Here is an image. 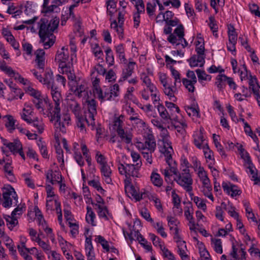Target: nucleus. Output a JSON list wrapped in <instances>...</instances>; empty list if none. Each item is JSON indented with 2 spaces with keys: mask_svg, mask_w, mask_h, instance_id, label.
<instances>
[{
  "mask_svg": "<svg viewBox=\"0 0 260 260\" xmlns=\"http://www.w3.org/2000/svg\"><path fill=\"white\" fill-rule=\"evenodd\" d=\"M195 52L197 54L206 55L205 53V42L201 34L198 35L194 42Z\"/></svg>",
  "mask_w": 260,
  "mask_h": 260,
  "instance_id": "46",
  "label": "nucleus"
},
{
  "mask_svg": "<svg viewBox=\"0 0 260 260\" xmlns=\"http://www.w3.org/2000/svg\"><path fill=\"white\" fill-rule=\"evenodd\" d=\"M100 171L103 180L107 184H110L112 183L111 175L112 174V170L108 164L100 167Z\"/></svg>",
  "mask_w": 260,
  "mask_h": 260,
  "instance_id": "42",
  "label": "nucleus"
},
{
  "mask_svg": "<svg viewBox=\"0 0 260 260\" xmlns=\"http://www.w3.org/2000/svg\"><path fill=\"white\" fill-rule=\"evenodd\" d=\"M196 247L198 249L200 254V260H213L212 257L206 248L205 245L200 241L196 237H193Z\"/></svg>",
  "mask_w": 260,
  "mask_h": 260,
  "instance_id": "26",
  "label": "nucleus"
},
{
  "mask_svg": "<svg viewBox=\"0 0 260 260\" xmlns=\"http://www.w3.org/2000/svg\"><path fill=\"white\" fill-rule=\"evenodd\" d=\"M159 131L160 139L158 141L159 152L167 157V161L170 162L172 160V155L174 154V150L172 142L170 140L169 133L164 127L161 128Z\"/></svg>",
  "mask_w": 260,
  "mask_h": 260,
  "instance_id": "6",
  "label": "nucleus"
},
{
  "mask_svg": "<svg viewBox=\"0 0 260 260\" xmlns=\"http://www.w3.org/2000/svg\"><path fill=\"white\" fill-rule=\"evenodd\" d=\"M117 57L119 58L120 62L126 63L127 60L125 56V49L123 44H119L114 47Z\"/></svg>",
  "mask_w": 260,
  "mask_h": 260,
  "instance_id": "52",
  "label": "nucleus"
},
{
  "mask_svg": "<svg viewBox=\"0 0 260 260\" xmlns=\"http://www.w3.org/2000/svg\"><path fill=\"white\" fill-rule=\"evenodd\" d=\"M40 82L45 85L48 89L55 86L52 72L46 71L44 77L40 80Z\"/></svg>",
  "mask_w": 260,
  "mask_h": 260,
  "instance_id": "49",
  "label": "nucleus"
},
{
  "mask_svg": "<svg viewBox=\"0 0 260 260\" xmlns=\"http://www.w3.org/2000/svg\"><path fill=\"white\" fill-rule=\"evenodd\" d=\"M5 118V126L8 131L12 133L16 128V120L11 115H6Z\"/></svg>",
  "mask_w": 260,
  "mask_h": 260,
  "instance_id": "62",
  "label": "nucleus"
},
{
  "mask_svg": "<svg viewBox=\"0 0 260 260\" xmlns=\"http://www.w3.org/2000/svg\"><path fill=\"white\" fill-rule=\"evenodd\" d=\"M58 23V19H53L48 22L45 18H42L38 22L40 41L45 49L50 48L54 44L55 37L53 32L57 28Z\"/></svg>",
  "mask_w": 260,
  "mask_h": 260,
  "instance_id": "1",
  "label": "nucleus"
},
{
  "mask_svg": "<svg viewBox=\"0 0 260 260\" xmlns=\"http://www.w3.org/2000/svg\"><path fill=\"white\" fill-rule=\"evenodd\" d=\"M45 176L46 182L52 185L60 182L62 180V176L59 171L49 170L46 172Z\"/></svg>",
  "mask_w": 260,
  "mask_h": 260,
  "instance_id": "35",
  "label": "nucleus"
},
{
  "mask_svg": "<svg viewBox=\"0 0 260 260\" xmlns=\"http://www.w3.org/2000/svg\"><path fill=\"white\" fill-rule=\"evenodd\" d=\"M25 90L27 94L34 98L33 103L36 108L40 112L44 113L43 103L47 104V100L43 97L41 92L37 89L34 88L32 86L29 85L25 87Z\"/></svg>",
  "mask_w": 260,
  "mask_h": 260,
  "instance_id": "11",
  "label": "nucleus"
},
{
  "mask_svg": "<svg viewBox=\"0 0 260 260\" xmlns=\"http://www.w3.org/2000/svg\"><path fill=\"white\" fill-rule=\"evenodd\" d=\"M150 181L155 186L160 187L163 184V179L160 175L157 172V169H154L150 177Z\"/></svg>",
  "mask_w": 260,
  "mask_h": 260,
  "instance_id": "58",
  "label": "nucleus"
},
{
  "mask_svg": "<svg viewBox=\"0 0 260 260\" xmlns=\"http://www.w3.org/2000/svg\"><path fill=\"white\" fill-rule=\"evenodd\" d=\"M3 238V242L5 243L6 246L9 249L10 251V254L15 259L17 258V252L16 249L14 248V242L9 237L4 234L2 236Z\"/></svg>",
  "mask_w": 260,
  "mask_h": 260,
  "instance_id": "45",
  "label": "nucleus"
},
{
  "mask_svg": "<svg viewBox=\"0 0 260 260\" xmlns=\"http://www.w3.org/2000/svg\"><path fill=\"white\" fill-rule=\"evenodd\" d=\"M227 76L224 74H219L215 79V85L219 91L223 90L226 84Z\"/></svg>",
  "mask_w": 260,
  "mask_h": 260,
  "instance_id": "57",
  "label": "nucleus"
},
{
  "mask_svg": "<svg viewBox=\"0 0 260 260\" xmlns=\"http://www.w3.org/2000/svg\"><path fill=\"white\" fill-rule=\"evenodd\" d=\"M11 91L9 94L8 100L13 101L18 99H21L24 95L22 90L16 85H10Z\"/></svg>",
  "mask_w": 260,
  "mask_h": 260,
  "instance_id": "47",
  "label": "nucleus"
},
{
  "mask_svg": "<svg viewBox=\"0 0 260 260\" xmlns=\"http://www.w3.org/2000/svg\"><path fill=\"white\" fill-rule=\"evenodd\" d=\"M124 117L122 115L115 117L113 121L112 127L113 129L117 132L121 141L128 144L132 142L133 136L131 133L124 129Z\"/></svg>",
  "mask_w": 260,
  "mask_h": 260,
  "instance_id": "7",
  "label": "nucleus"
},
{
  "mask_svg": "<svg viewBox=\"0 0 260 260\" xmlns=\"http://www.w3.org/2000/svg\"><path fill=\"white\" fill-rule=\"evenodd\" d=\"M51 94L52 98V99L54 102L55 105L53 107L51 104L47 103L48 107L49 108V105H51V107H52L53 109H56V110H58L59 108H60V104L62 101V96L60 93V90L55 85L50 88Z\"/></svg>",
  "mask_w": 260,
  "mask_h": 260,
  "instance_id": "34",
  "label": "nucleus"
},
{
  "mask_svg": "<svg viewBox=\"0 0 260 260\" xmlns=\"http://www.w3.org/2000/svg\"><path fill=\"white\" fill-rule=\"evenodd\" d=\"M95 209L100 218L103 219L105 220H109L112 218V215L106 205L100 206L95 208Z\"/></svg>",
  "mask_w": 260,
  "mask_h": 260,
  "instance_id": "54",
  "label": "nucleus"
},
{
  "mask_svg": "<svg viewBox=\"0 0 260 260\" xmlns=\"http://www.w3.org/2000/svg\"><path fill=\"white\" fill-rule=\"evenodd\" d=\"M205 57L206 55L196 53L188 59V62L191 67H201L205 64Z\"/></svg>",
  "mask_w": 260,
  "mask_h": 260,
  "instance_id": "39",
  "label": "nucleus"
},
{
  "mask_svg": "<svg viewBox=\"0 0 260 260\" xmlns=\"http://www.w3.org/2000/svg\"><path fill=\"white\" fill-rule=\"evenodd\" d=\"M165 157L166 161L169 166V169H168V168L166 169H161L160 172L162 173V174L165 176V181L166 182H169L170 181H171L170 178L172 176V173L176 175L177 172V169L176 167V162L174 161L172 158L171 161H170V162H168L167 161V157Z\"/></svg>",
  "mask_w": 260,
  "mask_h": 260,
  "instance_id": "30",
  "label": "nucleus"
},
{
  "mask_svg": "<svg viewBox=\"0 0 260 260\" xmlns=\"http://www.w3.org/2000/svg\"><path fill=\"white\" fill-rule=\"evenodd\" d=\"M152 226L156 230L157 234H159L162 238H166L167 237V233L165 232L164 224L162 221L157 220L154 222L153 220L152 222L150 223Z\"/></svg>",
  "mask_w": 260,
  "mask_h": 260,
  "instance_id": "56",
  "label": "nucleus"
},
{
  "mask_svg": "<svg viewBox=\"0 0 260 260\" xmlns=\"http://www.w3.org/2000/svg\"><path fill=\"white\" fill-rule=\"evenodd\" d=\"M182 82L188 92L193 93L196 89L194 85L197 82L194 72L192 71H188L186 73V78H183Z\"/></svg>",
  "mask_w": 260,
  "mask_h": 260,
  "instance_id": "22",
  "label": "nucleus"
},
{
  "mask_svg": "<svg viewBox=\"0 0 260 260\" xmlns=\"http://www.w3.org/2000/svg\"><path fill=\"white\" fill-rule=\"evenodd\" d=\"M45 52L42 49H38L35 52V62L37 67L42 71L45 66Z\"/></svg>",
  "mask_w": 260,
  "mask_h": 260,
  "instance_id": "37",
  "label": "nucleus"
},
{
  "mask_svg": "<svg viewBox=\"0 0 260 260\" xmlns=\"http://www.w3.org/2000/svg\"><path fill=\"white\" fill-rule=\"evenodd\" d=\"M136 64L135 61L129 60L126 67L122 71L120 77L118 80L119 84H122L124 81L127 80L132 75L134 72Z\"/></svg>",
  "mask_w": 260,
  "mask_h": 260,
  "instance_id": "31",
  "label": "nucleus"
},
{
  "mask_svg": "<svg viewBox=\"0 0 260 260\" xmlns=\"http://www.w3.org/2000/svg\"><path fill=\"white\" fill-rule=\"evenodd\" d=\"M221 206L228 214L233 218H237L240 216L239 213L236 211V207L231 202H222Z\"/></svg>",
  "mask_w": 260,
  "mask_h": 260,
  "instance_id": "48",
  "label": "nucleus"
},
{
  "mask_svg": "<svg viewBox=\"0 0 260 260\" xmlns=\"http://www.w3.org/2000/svg\"><path fill=\"white\" fill-rule=\"evenodd\" d=\"M18 196L15 189L12 187L7 188L3 193L2 205L6 208L15 206L18 204Z\"/></svg>",
  "mask_w": 260,
  "mask_h": 260,
  "instance_id": "13",
  "label": "nucleus"
},
{
  "mask_svg": "<svg viewBox=\"0 0 260 260\" xmlns=\"http://www.w3.org/2000/svg\"><path fill=\"white\" fill-rule=\"evenodd\" d=\"M163 90L165 94L168 96L170 101L173 102L176 101L177 98L175 94L177 93V86H175L174 84L172 86L169 85L164 87Z\"/></svg>",
  "mask_w": 260,
  "mask_h": 260,
  "instance_id": "50",
  "label": "nucleus"
},
{
  "mask_svg": "<svg viewBox=\"0 0 260 260\" xmlns=\"http://www.w3.org/2000/svg\"><path fill=\"white\" fill-rule=\"evenodd\" d=\"M0 70L19 83L26 86L31 85L29 81L22 77L18 72L13 70L11 67L7 66L4 61H0Z\"/></svg>",
  "mask_w": 260,
  "mask_h": 260,
  "instance_id": "12",
  "label": "nucleus"
},
{
  "mask_svg": "<svg viewBox=\"0 0 260 260\" xmlns=\"http://www.w3.org/2000/svg\"><path fill=\"white\" fill-rule=\"evenodd\" d=\"M192 143L198 149H201L208 145L207 137L203 127L196 129L192 134Z\"/></svg>",
  "mask_w": 260,
  "mask_h": 260,
  "instance_id": "16",
  "label": "nucleus"
},
{
  "mask_svg": "<svg viewBox=\"0 0 260 260\" xmlns=\"http://www.w3.org/2000/svg\"><path fill=\"white\" fill-rule=\"evenodd\" d=\"M46 210L48 213L52 214L53 212H55L57 215V219L59 224L63 226L61 202L59 199L46 200Z\"/></svg>",
  "mask_w": 260,
  "mask_h": 260,
  "instance_id": "14",
  "label": "nucleus"
},
{
  "mask_svg": "<svg viewBox=\"0 0 260 260\" xmlns=\"http://www.w3.org/2000/svg\"><path fill=\"white\" fill-rule=\"evenodd\" d=\"M184 216L188 221V226L191 233L196 234L197 227L194 218L193 217V208L191 204L186 205L184 207Z\"/></svg>",
  "mask_w": 260,
  "mask_h": 260,
  "instance_id": "25",
  "label": "nucleus"
},
{
  "mask_svg": "<svg viewBox=\"0 0 260 260\" xmlns=\"http://www.w3.org/2000/svg\"><path fill=\"white\" fill-rule=\"evenodd\" d=\"M184 109L187 115L192 118H199L201 117V113L200 108L197 102L193 101V103L190 105H186L184 106Z\"/></svg>",
  "mask_w": 260,
  "mask_h": 260,
  "instance_id": "38",
  "label": "nucleus"
},
{
  "mask_svg": "<svg viewBox=\"0 0 260 260\" xmlns=\"http://www.w3.org/2000/svg\"><path fill=\"white\" fill-rule=\"evenodd\" d=\"M105 60L108 67H112L115 64V57L113 52L110 47H107L105 49Z\"/></svg>",
  "mask_w": 260,
  "mask_h": 260,
  "instance_id": "59",
  "label": "nucleus"
},
{
  "mask_svg": "<svg viewBox=\"0 0 260 260\" xmlns=\"http://www.w3.org/2000/svg\"><path fill=\"white\" fill-rule=\"evenodd\" d=\"M136 147L141 152L154 151L156 142L153 135L152 134H148L145 141L137 142Z\"/></svg>",
  "mask_w": 260,
  "mask_h": 260,
  "instance_id": "18",
  "label": "nucleus"
},
{
  "mask_svg": "<svg viewBox=\"0 0 260 260\" xmlns=\"http://www.w3.org/2000/svg\"><path fill=\"white\" fill-rule=\"evenodd\" d=\"M83 103L86 110L85 111L86 121L88 125L92 126V129H93L95 124L94 117L97 114L96 102L89 96L83 100Z\"/></svg>",
  "mask_w": 260,
  "mask_h": 260,
  "instance_id": "9",
  "label": "nucleus"
},
{
  "mask_svg": "<svg viewBox=\"0 0 260 260\" xmlns=\"http://www.w3.org/2000/svg\"><path fill=\"white\" fill-rule=\"evenodd\" d=\"M77 47L73 41H71L70 50L68 47L63 46L57 50L55 60L59 62V68L67 64H73L77 62Z\"/></svg>",
  "mask_w": 260,
  "mask_h": 260,
  "instance_id": "3",
  "label": "nucleus"
},
{
  "mask_svg": "<svg viewBox=\"0 0 260 260\" xmlns=\"http://www.w3.org/2000/svg\"><path fill=\"white\" fill-rule=\"evenodd\" d=\"M33 107L30 104L25 103L22 112L21 113V118L26 122L31 121V116L32 115Z\"/></svg>",
  "mask_w": 260,
  "mask_h": 260,
  "instance_id": "43",
  "label": "nucleus"
},
{
  "mask_svg": "<svg viewBox=\"0 0 260 260\" xmlns=\"http://www.w3.org/2000/svg\"><path fill=\"white\" fill-rule=\"evenodd\" d=\"M201 191L203 194L208 198L212 202H214L215 199L212 193V186L210 182L202 184Z\"/></svg>",
  "mask_w": 260,
  "mask_h": 260,
  "instance_id": "51",
  "label": "nucleus"
},
{
  "mask_svg": "<svg viewBox=\"0 0 260 260\" xmlns=\"http://www.w3.org/2000/svg\"><path fill=\"white\" fill-rule=\"evenodd\" d=\"M89 231L88 229L85 230V251L87 260H95V253L92 244V239L90 236H87Z\"/></svg>",
  "mask_w": 260,
  "mask_h": 260,
  "instance_id": "28",
  "label": "nucleus"
},
{
  "mask_svg": "<svg viewBox=\"0 0 260 260\" xmlns=\"http://www.w3.org/2000/svg\"><path fill=\"white\" fill-rule=\"evenodd\" d=\"M248 80L249 87L253 91L258 105L260 106L259 87L257 83V79L255 76H252L251 75H250Z\"/></svg>",
  "mask_w": 260,
  "mask_h": 260,
  "instance_id": "36",
  "label": "nucleus"
},
{
  "mask_svg": "<svg viewBox=\"0 0 260 260\" xmlns=\"http://www.w3.org/2000/svg\"><path fill=\"white\" fill-rule=\"evenodd\" d=\"M125 12L121 11L118 13V22L116 20H113L110 24L111 29H113L120 40L124 39L123 24L124 22Z\"/></svg>",
  "mask_w": 260,
  "mask_h": 260,
  "instance_id": "19",
  "label": "nucleus"
},
{
  "mask_svg": "<svg viewBox=\"0 0 260 260\" xmlns=\"http://www.w3.org/2000/svg\"><path fill=\"white\" fill-rule=\"evenodd\" d=\"M170 123L176 130V134L178 137L184 138L185 136L187 124L184 119H182L179 121H177L175 118Z\"/></svg>",
  "mask_w": 260,
  "mask_h": 260,
  "instance_id": "29",
  "label": "nucleus"
},
{
  "mask_svg": "<svg viewBox=\"0 0 260 260\" xmlns=\"http://www.w3.org/2000/svg\"><path fill=\"white\" fill-rule=\"evenodd\" d=\"M72 150L74 153L73 157L80 167H83L85 165L83 157L85 158L89 167L92 166V158L89 150L84 142L81 141L80 144L77 142L73 143Z\"/></svg>",
  "mask_w": 260,
  "mask_h": 260,
  "instance_id": "5",
  "label": "nucleus"
},
{
  "mask_svg": "<svg viewBox=\"0 0 260 260\" xmlns=\"http://www.w3.org/2000/svg\"><path fill=\"white\" fill-rule=\"evenodd\" d=\"M201 149L203 150L206 162L207 163L208 168L210 169L211 172L213 173V170L217 172V170L214 167V165L215 163V160L213 152L210 149L209 145Z\"/></svg>",
  "mask_w": 260,
  "mask_h": 260,
  "instance_id": "32",
  "label": "nucleus"
},
{
  "mask_svg": "<svg viewBox=\"0 0 260 260\" xmlns=\"http://www.w3.org/2000/svg\"><path fill=\"white\" fill-rule=\"evenodd\" d=\"M176 243V252L180 257L181 260H188L190 259L189 251L187 249L186 242L181 237L173 239Z\"/></svg>",
  "mask_w": 260,
  "mask_h": 260,
  "instance_id": "20",
  "label": "nucleus"
},
{
  "mask_svg": "<svg viewBox=\"0 0 260 260\" xmlns=\"http://www.w3.org/2000/svg\"><path fill=\"white\" fill-rule=\"evenodd\" d=\"M108 93L105 94V99L108 101H115L120 95V87L118 84L116 83L107 89Z\"/></svg>",
  "mask_w": 260,
  "mask_h": 260,
  "instance_id": "41",
  "label": "nucleus"
},
{
  "mask_svg": "<svg viewBox=\"0 0 260 260\" xmlns=\"http://www.w3.org/2000/svg\"><path fill=\"white\" fill-rule=\"evenodd\" d=\"M69 106L76 118L81 116V108L80 105L76 101H71L69 103Z\"/></svg>",
  "mask_w": 260,
  "mask_h": 260,
  "instance_id": "64",
  "label": "nucleus"
},
{
  "mask_svg": "<svg viewBox=\"0 0 260 260\" xmlns=\"http://www.w3.org/2000/svg\"><path fill=\"white\" fill-rule=\"evenodd\" d=\"M211 246L216 253L220 254L222 253V242L221 239L212 238L211 239Z\"/></svg>",
  "mask_w": 260,
  "mask_h": 260,
  "instance_id": "61",
  "label": "nucleus"
},
{
  "mask_svg": "<svg viewBox=\"0 0 260 260\" xmlns=\"http://www.w3.org/2000/svg\"><path fill=\"white\" fill-rule=\"evenodd\" d=\"M90 51L98 62H104V52L97 42H90Z\"/></svg>",
  "mask_w": 260,
  "mask_h": 260,
  "instance_id": "33",
  "label": "nucleus"
},
{
  "mask_svg": "<svg viewBox=\"0 0 260 260\" xmlns=\"http://www.w3.org/2000/svg\"><path fill=\"white\" fill-rule=\"evenodd\" d=\"M174 179L186 191L189 193L192 191L193 180L190 171H180V172L177 171Z\"/></svg>",
  "mask_w": 260,
  "mask_h": 260,
  "instance_id": "10",
  "label": "nucleus"
},
{
  "mask_svg": "<svg viewBox=\"0 0 260 260\" xmlns=\"http://www.w3.org/2000/svg\"><path fill=\"white\" fill-rule=\"evenodd\" d=\"M228 41L226 43L227 50L235 56L237 54L236 45L237 43L238 34L232 24L228 25Z\"/></svg>",
  "mask_w": 260,
  "mask_h": 260,
  "instance_id": "15",
  "label": "nucleus"
},
{
  "mask_svg": "<svg viewBox=\"0 0 260 260\" xmlns=\"http://www.w3.org/2000/svg\"><path fill=\"white\" fill-rule=\"evenodd\" d=\"M96 215L92 208L87 206L86 207V213L85 215L86 221L91 225L95 226L96 225Z\"/></svg>",
  "mask_w": 260,
  "mask_h": 260,
  "instance_id": "55",
  "label": "nucleus"
},
{
  "mask_svg": "<svg viewBox=\"0 0 260 260\" xmlns=\"http://www.w3.org/2000/svg\"><path fill=\"white\" fill-rule=\"evenodd\" d=\"M2 170L3 176L10 182H14L16 180L14 174V167L12 165V160L5 159Z\"/></svg>",
  "mask_w": 260,
  "mask_h": 260,
  "instance_id": "24",
  "label": "nucleus"
},
{
  "mask_svg": "<svg viewBox=\"0 0 260 260\" xmlns=\"http://www.w3.org/2000/svg\"><path fill=\"white\" fill-rule=\"evenodd\" d=\"M2 143L3 146L1 147V149L4 153H7L6 150L8 149L12 154L16 155L19 154L23 160H25V155L23 150V146L21 142L18 140H15L13 142H9L5 138H2Z\"/></svg>",
  "mask_w": 260,
  "mask_h": 260,
  "instance_id": "8",
  "label": "nucleus"
},
{
  "mask_svg": "<svg viewBox=\"0 0 260 260\" xmlns=\"http://www.w3.org/2000/svg\"><path fill=\"white\" fill-rule=\"evenodd\" d=\"M116 164L119 173L125 177L124 184L125 190H132L133 186L132 184L131 177H140V170L142 163L139 162L137 164L122 163L120 161L119 158H117Z\"/></svg>",
  "mask_w": 260,
  "mask_h": 260,
  "instance_id": "2",
  "label": "nucleus"
},
{
  "mask_svg": "<svg viewBox=\"0 0 260 260\" xmlns=\"http://www.w3.org/2000/svg\"><path fill=\"white\" fill-rule=\"evenodd\" d=\"M147 197L149 201L154 203V206L158 211H162L163 208L160 200L156 194L150 193Z\"/></svg>",
  "mask_w": 260,
  "mask_h": 260,
  "instance_id": "63",
  "label": "nucleus"
},
{
  "mask_svg": "<svg viewBox=\"0 0 260 260\" xmlns=\"http://www.w3.org/2000/svg\"><path fill=\"white\" fill-rule=\"evenodd\" d=\"M135 90V88L133 86H129L127 87L123 96V100L125 102H127L128 101H132L135 103L137 101V99L134 94Z\"/></svg>",
  "mask_w": 260,
  "mask_h": 260,
  "instance_id": "60",
  "label": "nucleus"
},
{
  "mask_svg": "<svg viewBox=\"0 0 260 260\" xmlns=\"http://www.w3.org/2000/svg\"><path fill=\"white\" fill-rule=\"evenodd\" d=\"M173 34H174L176 41L175 43H171L172 45L177 46L181 45L183 48L188 46V43L184 38L185 28L182 24L175 28Z\"/></svg>",
  "mask_w": 260,
  "mask_h": 260,
  "instance_id": "21",
  "label": "nucleus"
},
{
  "mask_svg": "<svg viewBox=\"0 0 260 260\" xmlns=\"http://www.w3.org/2000/svg\"><path fill=\"white\" fill-rule=\"evenodd\" d=\"M69 85L70 90L76 96L82 98V100L91 95V92L88 90L85 83L80 84L77 82H69Z\"/></svg>",
  "mask_w": 260,
  "mask_h": 260,
  "instance_id": "17",
  "label": "nucleus"
},
{
  "mask_svg": "<svg viewBox=\"0 0 260 260\" xmlns=\"http://www.w3.org/2000/svg\"><path fill=\"white\" fill-rule=\"evenodd\" d=\"M222 187L226 194L233 198L240 196L242 193L241 190L238 186L230 182H223Z\"/></svg>",
  "mask_w": 260,
  "mask_h": 260,
  "instance_id": "27",
  "label": "nucleus"
},
{
  "mask_svg": "<svg viewBox=\"0 0 260 260\" xmlns=\"http://www.w3.org/2000/svg\"><path fill=\"white\" fill-rule=\"evenodd\" d=\"M157 109L159 116L166 123H169L175 118V117H171L165 106L162 105H157Z\"/></svg>",
  "mask_w": 260,
  "mask_h": 260,
  "instance_id": "53",
  "label": "nucleus"
},
{
  "mask_svg": "<svg viewBox=\"0 0 260 260\" xmlns=\"http://www.w3.org/2000/svg\"><path fill=\"white\" fill-rule=\"evenodd\" d=\"M167 220L171 234L173 239L181 237L180 234V222L177 218L172 216H167Z\"/></svg>",
  "mask_w": 260,
  "mask_h": 260,
  "instance_id": "23",
  "label": "nucleus"
},
{
  "mask_svg": "<svg viewBox=\"0 0 260 260\" xmlns=\"http://www.w3.org/2000/svg\"><path fill=\"white\" fill-rule=\"evenodd\" d=\"M189 193L191 200L192 201L199 209L202 210L203 212H206L207 210V207L206 205L207 200L198 196H194L192 191Z\"/></svg>",
  "mask_w": 260,
  "mask_h": 260,
  "instance_id": "44",
  "label": "nucleus"
},
{
  "mask_svg": "<svg viewBox=\"0 0 260 260\" xmlns=\"http://www.w3.org/2000/svg\"><path fill=\"white\" fill-rule=\"evenodd\" d=\"M59 73L65 74L67 75L68 79L70 80V82H77L76 76L75 75L73 64H67L64 66H60L59 68Z\"/></svg>",
  "mask_w": 260,
  "mask_h": 260,
  "instance_id": "40",
  "label": "nucleus"
},
{
  "mask_svg": "<svg viewBox=\"0 0 260 260\" xmlns=\"http://www.w3.org/2000/svg\"><path fill=\"white\" fill-rule=\"evenodd\" d=\"M49 108H48L49 111V116L51 117L52 121L55 120L54 127L56 132H61L62 133H66V127L70 124L71 118L70 114L67 113L60 114V107L58 110L53 109L51 107V105H49Z\"/></svg>",
  "mask_w": 260,
  "mask_h": 260,
  "instance_id": "4",
  "label": "nucleus"
}]
</instances>
